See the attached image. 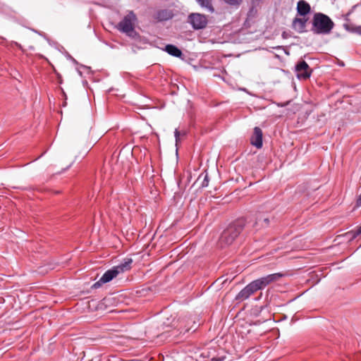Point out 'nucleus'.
Masks as SVG:
<instances>
[{
	"label": "nucleus",
	"mask_w": 361,
	"mask_h": 361,
	"mask_svg": "<svg viewBox=\"0 0 361 361\" xmlns=\"http://www.w3.org/2000/svg\"><path fill=\"white\" fill-rule=\"evenodd\" d=\"M297 11L299 15L305 16L310 11V6L306 1L301 0L297 5Z\"/></svg>",
	"instance_id": "nucleus-11"
},
{
	"label": "nucleus",
	"mask_w": 361,
	"mask_h": 361,
	"mask_svg": "<svg viewBox=\"0 0 361 361\" xmlns=\"http://www.w3.org/2000/svg\"><path fill=\"white\" fill-rule=\"evenodd\" d=\"M189 21L194 29L198 30L204 27L207 23L205 16L200 13H192L189 16Z\"/></svg>",
	"instance_id": "nucleus-7"
},
{
	"label": "nucleus",
	"mask_w": 361,
	"mask_h": 361,
	"mask_svg": "<svg viewBox=\"0 0 361 361\" xmlns=\"http://www.w3.org/2000/svg\"><path fill=\"white\" fill-rule=\"evenodd\" d=\"M224 2L233 7H239L243 0H224Z\"/></svg>",
	"instance_id": "nucleus-15"
},
{
	"label": "nucleus",
	"mask_w": 361,
	"mask_h": 361,
	"mask_svg": "<svg viewBox=\"0 0 361 361\" xmlns=\"http://www.w3.org/2000/svg\"><path fill=\"white\" fill-rule=\"evenodd\" d=\"M133 262L131 259H128L123 263L113 267L111 269L106 271L100 279L92 285L93 288H98L103 284L111 281L116 277L119 274L123 273L130 269V264Z\"/></svg>",
	"instance_id": "nucleus-2"
},
{
	"label": "nucleus",
	"mask_w": 361,
	"mask_h": 361,
	"mask_svg": "<svg viewBox=\"0 0 361 361\" xmlns=\"http://www.w3.org/2000/svg\"><path fill=\"white\" fill-rule=\"evenodd\" d=\"M164 50L170 55L180 57L182 55L181 51L177 48L176 46L172 44H168L165 47Z\"/></svg>",
	"instance_id": "nucleus-12"
},
{
	"label": "nucleus",
	"mask_w": 361,
	"mask_h": 361,
	"mask_svg": "<svg viewBox=\"0 0 361 361\" xmlns=\"http://www.w3.org/2000/svg\"><path fill=\"white\" fill-rule=\"evenodd\" d=\"M259 290V289L255 281H253L238 293L235 297V300L238 301H243Z\"/></svg>",
	"instance_id": "nucleus-6"
},
{
	"label": "nucleus",
	"mask_w": 361,
	"mask_h": 361,
	"mask_svg": "<svg viewBox=\"0 0 361 361\" xmlns=\"http://www.w3.org/2000/svg\"><path fill=\"white\" fill-rule=\"evenodd\" d=\"M251 144L258 149L262 146V132L258 127H255L254 129V133L251 137Z\"/></svg>",
	"instance_id": "nucleus-10"
},
{
	"label": "nucleus",
	"mask_w": 361,
	"mask_h": 361,
	"mask_svg": "<svg viewBox=\"0 0 361 361\" xmlns=\"http://www.w3.org/2000/svg\"><path fill=\"white\" fill-rule=\"evenodd\" d=\"M174 135H175V137H176V142L177 145L179 141L180 132L176 129L174 132Z\"/></svg>",
	"instance_id": "nucleus-18"
},
{
	"label": "nucleus",
	"mask_w": 361,
	"mask_h": 361,
	"mask_svg": "<svg viewBox=\"0 0 361 361\" xmlns=\"http://www.w3.org/2000/svg\"><path fill=\"white\" fill-rule=\"evenodd\" d=\"M295 71L299 79H307L311 75V70L308 64L304 61L296 65Z\"/></svg>",
	"instance_id": "nucleus-8"
},
{
	"label": "nucleus",
	"mask_w": 361,
	"mask_h": 361,
	"mask_svg": "<svg viewBox=\"0 0 361 361\" xmlns=\"http://www.w3.org/2000/svg\"><path fill=\"white\" fill-rule=\"evenodd\" d=\"M355 207H361V194L359 195V197H357V199L356 200Z\"/></svg>",
	"instance_id": "nucleus-19"
},
{
	"label": "nucleus",
	"mask_w": 361,
	"mask_h": 361,
	"mask_svg": "<svg viewBox=\"0 0 361 361\" xmlns=\"http://www.w3.org/2000/svg\"><path fill=\"white\" fill-rule=\"evenodd\" d=\"M269 219L268 218H259L255 222V225H260L261 226H266L269 224Z\"/></svg>",
	"instance_id": "nucleus-16"
},
{
	"label": "nucleus",
	"mask_w": 361,
	"mask_h": 361,
	"mask_svg": "<svg viewBox=\"0 0 361 361\" xmlns=\"http://www.w3.org/2000/svg\"><path fill=\"white\" fill-rule=\"evenodd\" d=\"M245 226L243 219H238L230 224L221 233L220 243L223 245H230L240 233Z\"/></svg>",
	"instance_id": "nucleus-3"
},
{
	"label": "nucleus",
	"mask_w": 361,
	"mask_h": 361,
	"mask_svg": "<svg viewBox=\"0 0 361 361\" xmlns=\"http://www.w3.org/2000/svg\"><path fill=\"white\" fill-rule=\"evenodd\" d=\"M198 3L201 6L207 8L209 11H214L211 0H198Z\"/></svg>",
	"instance_id": "nucleus-14"
},
{
	"label": "nucleus",
	"mask_w": 361,
	"mask_h": 361,
	"mask_svg": "<svg viewBox=\"0 0 361 361\" xmlns=\"http://www.w3.org/2000/svg\"><path fill=\"white\" fill-rule=\"evenodd\" d=\"M352 239L355 238L357 235L361 234V226H359L356 231H352Z\"/></svg>",
	"instance_id": "nucleus-17"
},
{
	"label": "nucleus",
	"mask_w": 361,
	"mask_h": 361,
	"mask_svg": "<svg viewBox=\"0 0 361 361\" xmlns=\"http://www.w3.org/2000/svg\"><path fill=\"white\" fill-rule=\"evenodd\" d=\"M306 20L302 18H295L293 23V28L298 32L304 31L305 27Z\"/></svg>",
	"instance_id": "nucleus-13"
},
{
	"label": "nucleus",
	"mask_w": 361,
	"mask_h": 361,
	"mask_svg": "<svg viewBox=\"0 0 361 361\" xmlns=\"http://www.w3.org/2000/svg\"><path fill=\"white\" fill-rule=\"evenodd\" d=\"M356 32L361 35V27H357L356 28Z\"/></svg>",
	"instance_id": "nucleus-20"
},
{
	"label": "nucleus",
	"mask_w": 361,
	"mask_h": 361,
	"mask_svg": "<svg viewBox=\"0 0 361 361\" xmlns=\"http://www.w3.org/2000/svg\"><path fill=\"white\" fill-rule=\"evenodd\" d=\"M173 16V13L171 10L161 9L154 13V18L158 21H164L171 19Z\"/></svg>",
	"instance_id": "nucleus-9"
},
{
	"label": "nucleus",
	"mask_w": 361,
	"mask_h": 361,
	"mask_svg": "<svg viewBox=\"0 0 361 361\" xmlns=\"http://www.w3.org/2000/svg\"><path fill=\"white\" fill-rule=\"evenodd\" d=\"M334 25L331 19L325 14L317 13L312 20V31L316 34L326 35L331 32Z\"/></svg>",
	"instance_id": "nucleus-1"
},
{
	"label": "nucleus",
	"mask_w": 361,
	"mask_h": 361,
	"mask_svg": "<svg viewBox=\"0 0 361 361\" xmlns=\"http://www.w3.org/2000/svg\"><path fill=\"white\" fill-rule=\"evenodd\" d=\"M136 20L135 15L131 11L128 13L123 19L118 23V28L121 32L126 33L130 37H133L135 34L134 30L135 22Z\"/></svg>",
	"instance_id": "nucleus-4"
},
{
	"label": "nucleus",
	"mask_w": 361,
	"mask_h": 361,
	"mask_svg": "<svg viewBox=\"0 0 361 361\" xmlns=\"http://www.w3.org/2000/svg\"><path fill=\"white\" fill-rule=\"evenodd\" d=\"M283 276V274L275 273L256 279L255 280V281L257 286H258L259 289L262 290L268 285L279 281Z\"/></svg>",
	"instance_id": "nucleus-5"
}]
</instances>
